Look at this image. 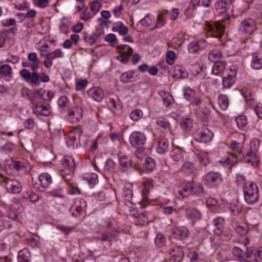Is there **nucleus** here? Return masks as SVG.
<instances>
[{
  "label": "nucleus",
  "mask_w": 262,
  "mask_h": 262,
  "mask_svg": "<svg viewBox=\"0 0 262 262\" xmlns=\"http://www.w3.org/2000/svg\"><path fill=\"white\" fill-rule=\"evenodd\" d=\"M186 215L190 218L193 222H195L201 218L200 212L195 208H189L186 210Z\"/></svg>",
  "instance_id": "cd10ccee"
},
{
  "label": "nucleus",
  "mask_w": 262,
  "mask_h": 262,
  "mask_svg": "<svg viewBox=\"0 0 262 262\" xmlns=\"http://www.w3.org/2000/svg\"><path fill=\"white\" fill-rule=\"evenodd\" d=\"M180 125L183 129L186 130L191 126L192 121L190 118H185L180 123Z\"/></svg>",
  "instance_id": "0e129e2a"
},
{
  "label": "nucleus",
  "mask_w": 262,
  "mask_h": 262,
  "mask_svg": "<svg viewBox=\"0 0 262 262\" xmlns=\"http://www.w3.org/2000/svg\"><path fill=\"white\" fill-rule=\"evenodd\" d=\"M156 125L158 126V128H162L164 130L170 131V124L165 118H160L156 121Z\"/></svg>",
  "instance_id": "2f4dec72"
},
{
  "label": "nucleus",
  "mask_w": 262,
  "mask_h": 262,
  "mask_svg": "<svg viewBox=\"0 0 262 262\" xmlns=\"http://www.w3.org/2000/svg\"><path fill=\"white\" fill-rule=\"evenodd\" d=\"M40 185L43 188H47L49 187L52 183L51 176L46 172L40 174L38 178Z\"/></svg>",
  "instance_id": "393cba45"
},
{
  "label": "nucleus",
  "mask_w": 262,
  "mask_h": 262,
  "mask_svg": "<svg viewBox=\"0 0 262 262\" xmlns=\"http://www.w3.org/2000/svg\"><path fill=\"white\" fill-rule=\"evenodd\" d=\"M56 228L64 233L66 235H68L74 229V227L64 226L62 225H57L56 226Z\"/></svg>",
  "instance_id": "e2e57ef3"
},
{
  "label": "nucleus",
  "mask_w": 262,
  "mask_h": 262,
  "mask_svg": "<svg viewBox=\"0 0 262 262\" xmlns=\"http://www.w3.org/2000/svg\"><path fill=\"white\" fill-rule=\"evenodd\" d=\"M8 219V217L4 216L2 213L0 212V231L5 228H10L12 226L10 221Z\"/></svg>",
  "instance_id": "c9c22d12"
},
{
  "label": "nucleus",
  "mask_w": 262,
  "mask_h": 262,
  "mask_svg": "<svg viewBox=\"0 0 262 262\" xmlns=\"http://www.w3.org/2000/svg\"><path fill=\"white\" fill-rule=\"evenodd\" d=\"M188 49L190 53L195 54L200 52L201 50V48L197 42H191L188 47Z\"/></svg>",
  "instance_id": "09e8293b"
},
{
  "label": "nucleus",
  "mask_w": 262,
  "mask_h": 262,
  "mask_svg": "<svg viewBox=\"0 0 262 262\" xmlns=\"http://www.w3.org/2000/svg\"><path fill=\"white\" fill-rule=\"evenodd\" d=\"M134 75V72L133 71H128L123 73L121 75L120 80L123 83H127L129 82L130 80L133 78Z\"/></svg>",
  "instance_id": "37998d69"
},
{
  "label": "nucleus",
  "mask_w": 262,
  "mask_h": 262,
  "mask_svg": "<svg viewBox=\"0 0 262 262\" xmlns=\"http://www.w3.org/2000/svg\"><path fill=\"white\" fill-rule=\"evenodd\" d=\"M108 105L110 107L117 109L119 111L122 108V106L118 99L117 101H116L114 99H111L109 101Z\"/></svg>",
  "instance_id": "69168bd1"
},
{
  "label": "nucleus",
  "mask_w": 262,
  "mask_h": 262,
  "mask_svg": "<svg viewBox=\"0 0 262 262\" xmlns=\"http://www.w3.org/2000/svg\"><path fill=\"white\" fill-rule=\"evenodd\" d=\"M101 7V3L97 1L93 2L90 6V10L94 14L98 12Z\"/></svg>",
  "instance_id": "5fc2aeb1"
},
{
  "label": "nucleus",
  "mask_w": 262,
  "mask_h": 262,
  "mask_svg": "<svg viewBox=\"0 0 262 262\" xmlns=\"http://www.w3.org/2000/svg\"><path fill=\"white\" fill-rule=\"evenodd\" d=\"M112 30L114 32H118L122 35H124L128 32V28L123 26L122 23H119L116 26L113 27Z\"/></svg>",
  "instance_id": "ea45409f"
},
{
  "label": "nucleus",
  "mask_w": 262,
  "mask_h": 262,
  "mask_svg": "<svg viewBox=\"0 0 262 262\" xmlns=\"http://www.w3.org/2000/svg\"><path fill=\"white\" fill-rule=\"evenodd\" d=\"M222 180L223 178L220 173L211 171L206 174L204 183L207 187L213 188L220 183Z\"/></svg>",
  "instance_id": "1a4fd4ad"
},
{
  "label": "nucleus",
  "mask_w": 262,
  "mask_h": 262,
  "mask_svg": "<svg viewBox=\"0 0 262 262\" xmlns=\"http://www.w3.org/2000/svg\"><path fill=\"white\" fill-rule=\"evenodd\" d=\"M242 147V143H239L235 141H233L231 143V148L234 152L242 155L247 163H251L252 166H257L259 160L256 152L251 150L250 151L246 150L243 149Z\"/></svg>",
  "instance_id": "7ed1b4c3"
},
{
  "label": "nucleus",
  "mask_w": 262,
  "mask_h": 262,
  "mask_svg": "<svg viewBox=\"0 0 262 262\" xmlns=\"http://www.w3.org/2000/svg\"><path fill=\"white\" fill-rule=\"evenodd\" d=\"M172 234L175 238L180 240H184L188 237L190 233L187 228L185 227H180L173 229Z\"/></svg>",
  "instance_id": "f3484780"
},
{
  "label": "nucleus",
  "mask_w": 262,
  "mask_h": 262,
  "mask_svg": "<svg viewBox=\"0 0 262 262\" xmlns=\"http://www.w3.org/2000/svg\"><path fill=\"white\" fill-rule=\"evenodd\" d=\"M131 145L139 148V151H143L142 146L145 144L146 138L144 133L139 132H133L129 138Z\"/></svg>",
  "instance_id": "0eeeda50"
},
{
  "label": "nucleus",
  "mask_w": 262,
  "mask_h": 262,
  "mask_svg": "<svg viewBox=\"0 0 262 262\" xmlns=\"http://www.w3.org/2000/svg\"><path fill=\"white\" fill-rule=\"evenodd\" d=\"M184 151L179 147H176L171 150L170 156L176 162H182L183 161Z\"/></svg>",
  "instance_id": "b1692460"
},
{
  "label": "nucleus",
  "mask_w": 262,
  "mask_h": 262,
  "mask_svg": "<svg viewBox=\"0 0 262 262\" xmlns=\"http://www.w3.org/2000/svg\"><path fill=\"white\" fill-rule=\"evenodd\" d=\"M143 116L142 112L139 109H136L131 112L129 115L130 119L134 121L139 120Z\"/></svg>",
  "instance_id": "a18cd8bd"
},
{
  "label": "nucleus",
  "mask_w": 262,
  "mask_h": 262,
  "mask_svg": "<svg viewBox=\"0 0 262 262\" xmlns=\"http://www.w3.org/2000/svg\"><path fill=\"white\" fill-rule=\"evenodd\" d=\"M168 253L171 255L170 260L172 262H180L184 256L182 248L176 245L170 247Z\"/></svg>",
  "instance_id": "f8f14e48"
},
{
  "label": "nucleus",
  "mask_w": 262,
  "mask_h": 262,
  "mask_svg": "<svg viewBox=\"0 0 262 262\" xmlns=\"http://www.w3.org/2000/svg\"><path fill=\"white\" fill-rule=\"evenodd\" d=\"M120 164L123 167L127 168L132 165L131 160L125 156H121L119 158Z\"/></svg>",
  "instance_id": "de8ad7c7"
},
{
  "label": "nucleus",
  "mask_w": 262,
  "mask_h": 262,
  "mask_svg": "<svg viewBox=\"0 0 262 262\" xmlns=\"http://www.w3.org/2000/svg\"><path fill=\"white\" fill-rule=\"evenodd\" d=\"M19 74L25 81L35 86H39L40 81L47 82L50 80L49 76L44 73L38 74L35 71L31 73L28 70L24 69L20 71Z\"/></svg>",
  "instance_id": "f03ea898"
},
{
  "label": "nucleus",
  "mask_w": 262,
  "mask_h": 262,
  "mask_svg": "<svg viewBox=\"0 0 262 262\" xmlns=\"http://www.w3.org/2000/svg\"><path fill=\"white\" fill-rule=\"evenodd\" d=\"M251 66L255 70L262 68V53H255L252 54Z\"/></svg>",
  "instance_id": "4be33fe9"
},
{
  "label": "nucleus",
  "mask_w": 262,
  "mask_h": 262,
  "mask_svg": "<svg viewBox=\"0 0 262 262\" xmlns=\"http://www.w3.org/2000/svg\"><path fill=\"white\" fill-rule=\"evenodd\" d=\"M229 210L233 215H237L242 211V206L238 201H236L230 204Z\"/></svg>",
  "instance_id": "a19ab883"
},
{
  "label": "nucleus",
  "mask_w": 262,
  "mask_h": 262,
  "mask_svg": "<svg viewBox=\"0 0 262 262\" xmlns=\"http://www.w3.org/2000/svg\"><path fill=\"white\" fill-rule=\"evenodd\" d=\"M87 94L90 97L97 102L101 101L104 96L103 90L99 87H92L88 91Z\"/></svg>",
  "instance_id": "dca6fc26"
},
{
  "label": "nucleus",
  "mask_w": 262,
  "mask_h": 262,
  "mask_svg": "<svg viewBox=\"0 0 262 262\" xmlns=\"http://www.w3.org/2000/svg\"><path fill=\"white\" fill-rule=\"evenodd\" d=\"M32 168L28 161H12L5 166L6 172L10 176H20L29 174Z\"/></svg>",
  "instance_id": "f257e3e1"
},
{
  "label": "nucleus",
  "mask_w": 262,
  "mask_h": 262,
  "mask_svg": "<svg viewBox=\"0 0 262 262\" xmlns=\"http://www.w3.org/2000/svg\"><path fill=\"white\" fill-rule=\"evenodd\" d=\"M232 68L234 71L232 74H229L222 79L223 85L225 88H230L234 82V79L236 76V67L233 66L230 68V70H232Z\"/></svg>",
  "instance_id": "aec40b11"
},
{
  "label": "nucleus",
  "mask_w": 262,
  "mask_h": 262,
  "mask_svg": "<svg viewBox=\"0 0 262 262\" xmlns=\"http://www.w3.org/2000/svg\"><path fill=\"white\" fill-rule=\"evenodd\" d=\"M222 57L223 54L222 52L220 50L217 49L211 50L208 54V59L212 62L222 58Z\"/></svg>",
  "instance_id": "c756f323"
},
{
  "label": "nucleus",
  "mask_w": 262,
  "mask_h": 262,
  "mask_svg": "<svg viewBox=\"0 0 262 262\" xmlns=\"http://www.w3.org/2000/svg\"><path fill=\"white\" fill-rule=\"evenodd\" d=\"M75 167V161L72 157H65L61 161L62 171L65 172L68 176H70L73 172Z\"/></svg>",
  "instance_id": "4468645a"
},
{
  "label": "nucleus",
  "mask_w": 262,
  "mask_h": 262,
  "mask_svg": "<svg viewBox=\"0 0 262 262\" xmlns=\"http://www.w3.org/2000/svg\"><path fill=\"white\" fill-rule=\"evenodd\" d=\"M45 91L42 90V89L36 90L34 92L32 97L30 99V101L31 103H33V101L38 102L37 101L38 99H43V94Z\"/></svg>",
  "instance_id": "49530a36"
},
{
  "label": "nucleus",
  "mask_w": 262,
  "mask_h": 262,
  "mask_svg": "<svg viewBox=\"0 0 262 262\" xmlns=\"http://www.w3.org/2000/svg\"><path fill=\"white\" fill-rule=\"evenodd\" d=\"M242 94L245 98L247 104H249V102L254 100V94L250 89L247 88H244L242 90Z\"/></svg>",
  "instance_id": "7c9ffc66"
},
{
  "label": "nucleus",
  "mask_w": 262,
  "mask_h": 262,
  "mask_svg": "<svg viewBox=\"0 0 262 262\" xmlns=\"http://www.w3.org/2000/svg\"><path fill=\"white\" fill-rule=\"evenodd\" d=\"M115 166L116 163L114 161L111 159H108L105 162L104 169L106 171L112 172L114 170Z\"/></svg>",
  "instance_id": "864d4df0"
},
{
  "label": "nucleus",
  "mask_w": 262,
  "mask_h": 262,
  "mask_svg": "<svg viewBox=\"0 0 262 262\" xmlns=\"http://www.w3.org/2000/svg\"><path fill=\"white\" fill-rule=\"evenodd\" d=\"M97 37V36L95 33L89 34L85 33L83 35V40L85 42L92 45L95 42Z\"/></svg>",
  "instance_id": "c03bdc74"
},
{
  "label": "nucleus",
  "mask_w": 262,
  "mask_h": 262,
  "mask_svg": "<svg viewBox=\"0 0 262 262\" xmlns=\"http://www.w3.org/2000/svg\"><path fill=\"white\" fill-rule=\"evenodd\" d=\"M83 111L81 107L75 106L68 110V120L72 123H77L82 117Z\"/></svg>",
  "instance_id": "ddd939ff"
},
{
  "label": "nucleus",
  "mask_w": 262,
  "mask_h": 262,
  "mask_svg": "<svg viewBox=\"0 0 262 262\" xmlns=\"http://www.w3.org/2000/svg\"><path fill=\"white\" fill-rule=\"evenodd\" d=\"M11 68L8 64L0 66V74L4 76H9L11 73Z\"/></svg>",
  "instance_id": "6e6d98bb"
},
{
  "label": "nucleus",
  "mask_w": 262,
  "mask_h": 262,
  "mask_svg": "<svg viewBox=\"0 0 262 262\" xmlns=\"http://www.w3.org/2000/svg\"><path fill=\"white\" fill-rule=\"evenodd\" d=\"M176 58V55L173 51H168L166 54V62L169 65H172Z\"/></svg>",
  "instance_id": "8fccbe9b"
},
{
  "label": "nucleus",
  "mask_w": 262,
  "mask_h": 262,
  "mask_svg": "<svg viewBox=\"0 0 262 262\" xmlns=\"http://www.w3.org/2000/svg\"><path fill=\"white\" fill-rule=\"evenodd\" d=\"M88 84V81L85 79H82L78 81L76 83V89L77 91L84 90Z\"/></svg>",
  "instance_id": "338daca9"
},
{
  "label": "nucleus",
  "mask_w": 262,
  "mask_h": 262,
  "mask_svg": "<svg viewBox=\"0 0 262 262\" xmlns=\"http://www.w3.org/2000/svg\"><path fill=\"white\" fill-rule=\"evenodd\" d=\"M169 144L167 139L162 138L158 141L157 151L159 154H165L169 150Z\"/></svg>",
  "instance_id": "6ab92c4d"
},
{
  "label": "nucleus",
  "mask_w": 262,
  "mask_h": 262,
  "mask_svg": "<svg viewBox=\"0 0 262 262\" xmlns=\"http://www.w3.org/2000/svg\"><path fill=\"white\" fill-rule=\"evenodd\" d=\"M213 136L212 132H210L208 129L201 132L195 137V139L200 142L207 143L210 142Z\"/></svg>",
  "instance_id": "a211bd4d"
},
{
  "label": "nucleus",
  "mask_w": 262,
  "mask_h": 262,
  "mask_svg": "<svg viewBox=\"0 0 262 262\" xmlns=\"http://www.w3.org/2000/svg\"><path fill=\"white\" fill-rule=\"evenodd\" d=\"M244 199L249 204H252L257 202L259 198L258 189L257 185L253 182L245 187L244 190Z\"/></svg>",
  "instance_id": "39448f33"
},
{
  "label": "nucleus",
  "mask_w": 262,
  "mask_h": 262,
  "mask_svg": "<svg viewBox=\"0 0 262 262\" xmlns=\"http://www.w3.org/2000/svg\"><path fill=\"white\" fill-rule=\"evenodd\" d=\"M144 189L142 190V195L144 200L147 199V195L149 192L150 189L152 187L151 181L147 180L143 182Z\"/></svg>",
  "instance_id": "58836bf2"
},
{
  "label": "nucleus",
  "mask_w": 262,
  "mask_h": 262,
  "mask_svg": "<svg viewBox=\"0 0 262 262\" xmlns=\"http://www.w3.org/2000/svg\"><path fill=\"white\" fill-rule=\"evenodd\" d=\"M113 237V234L107 232L103 233L101 236L97 237V239L103 242H111Z\"/></svg>",
  "instance_id": "4d7b16f0"
},
{
  "label": "nucleus",
  "mask_w": 262,
  "mask_h": 262,
  "mask_svg": "<svg viewBox=\"0 0 262 262\" xmlns=\"http://www.w3.org/2000/svg\"><path fill=\"white\" fill-rule=\"evenodd\" d=\"M28 59L32 64V70L36 71L39 67V60L37 54L34 52L30 53L28 55Z\"/></svg>",
  "instance_id": "bb28decb"
},
{
  "label": "nucleus",
  "mask_w": 262,
  "mask_h": 262,
  "mask_svg": "<svg viewBox=\"0 0 262 262\" xmlns=\"http://www.w3.org/2000/svg\"><path fill=\"white\" fill-rule=\"evenodd\" d=\"M196 158L201 164L206 166L209 162V160L207 157L202 154L196 155Z\"/></svg>",
  "instance_id": "680f3d73"
},
{
  "label": "nucleus",
  "mask_w": 262,
  "mask_h": 262,
  "mask_svg": "<svg viewBox=\"0 0 262 262\" xmlns=\"http://www.w3.org/2000/svg\"><path fill=\"white\" fill-rule=\"evenodd\" d=\"M238 29L242 33L251 34L256 29V23L250 18L245 19L241 23Z\"/></svg>",
  "instance_id": "9d476101"
},
{
  "label": "nucleus",
  "mask_w": 262,
  "mask_h": 262,
  "mask_svg": "<svg viewBox=\"0 0 262 262\" xmlns=\"http://www.w3.org/2000/svg\"><path fill=\"white\" fill-rule=\"evenodd\" d=\"M213 223L215 226L214 233L216 235H221L225 224L224 219L222 217H216L213 220Z\"/></svg>",
  "instance_id": "412c9836"
},
{
  "label": "nucleus",
  "mask_w": 262,
  "mask_h": 262,
  "mask_svg": "<svg viewBox=\"0 0 262 262\" xmlns=\"http://www.w3.org/2000/svg\"><path fill=\"white\" fill-rule=\"evenodd\" d=\"M207 30L212 37L220 38L224 32V27L219 22H215L207 26Z\"/></svg>",
  "instance_id": "2eb2a0df"
},
{
  "label": "nucleus",
  "mask_w": 262,
  "mask_h": 262,
  "mask_svg": "<svg viewBox=\"0 0 262 262\" xmlns=\"http://www.w3.org/2000/svg\"><path fill=\"white\" fill-rule=\"evenodd\" d=\"M32 104L34 106L33 112L37 116H48L52 113L50 105L47 103H40L34 101Z\"/></svg>",
  "instance_id": "6e6552de"
},
{
  "label": "nucleus",
  "mask_w": 262,
  "mask_h": 262,
  "mask_svg": "<svg viewBox=\"0 0 262 262\" xmlns=\"http://www.w3.org/2000/svg\"><path fill=\"white\" fill-rule=\"evenodd\" d=\"M36 123L34 119L29 118L26 119L24 123V126L26 129H33L34 128Z\"/></svg>",
  "instance_id": "052dcab7"
},
{
  "label": "nucleus",
  "mask_w": 262,
  "mask_h": 262,
  "mask_svg": "<svg viewBox=\"0 0 262 262\" xmlns=\"http://www.w3.org/2000/svg\"><path fill=\"white\" fill-rule=\"evenodd\" d=\"M58 105L62 109L69 110L70 106V102L67 96H62L58 100Z\"/></svg>",
  "instance_id": "473e14b6"
},
{
  "label": "nucleus",
  "mask_w": 262,
  "mask_h": 262,
  "mask_svg": "<svg viewBox=\"0 0 262 262\" xmlns=\"http://www.w3.org/2000/svg\"><path fill=\"white\" fill-rule=\"evenodd\" d=\"M218 103L222 110H226L229 105V101L227 96L223 94L220 95L218 97Z\"/></svg>",
  "instance_id": "f704fd0d"
},
{
  "label": "nucleus",
  "mask_w": 262,
  "mask_h": 262,
  "mask_svg": "<svg viewBox=\"0 0 262 262\" xmlns=\"http://www.w3.org/2000/svg\"><path fill=\"white\" fill-rule=\"evenodd\" d=\"M226 63L224 61H214V64L212 69V73L214 75L222 73L225 69Z\"/></svg>",
  "instance_id": "a878e982"
},
{
  "label": "nucleus",
  "mask_w": 262,
  "mask_h": 262,
  "mask_svg": "<svg viewBox=\"0 0 262 262\" xmlns=\"http://www.w3.org/2000/svg\"><path fill=\"white\" fill-rule=\"evenodd\" d=\"M144 166V168L148 171H151L156 168L155 161L150 157H147L145 159Z\"/></svg>",
  "instance_id": "e433bc0d"
},
{
  "label": "nucleus",
  "mask_w": 262,
  "mask_h": 262,
  "mask_svg": "<svg viewBox=\"0 0 262 262\" xmlns=\"http://www.w3.org/2000/svg\"><path fill=\"white\" fill-rule=\"evenodd\" d=\"M262 261V247L256 249L255 255H254L253 261L260 262Z\"/></svg>",
  "instance_id": "774afa93"
},
{
  "label": "nucleus",
  "mask_w": 262,
  "mask_h": 262,
  "mask_svg": "<svg viewBox=\"0 0 262 262\" xmlns=\"http://www.w3.org/2000/svg\"><path fill=\"white\" fill-rule=\"evenodd\" d=\"M186 193H191L199 196H202L204 194L203 187L201 184L194 185L192 182L187 183L186 187L182 190L179 191V193L183 198L187 196Z\"/></svg>",
  "instance_id": "423d86ee"
},
{
  "label": "nucleus",
  "mask_w": 262,
  "mask_h": 262,
  "mask_svg": "<svg viewBox=\"0 0 262 262\" xmlns=\"http://www.w3.org/2000/svg\"><path fill=\"white\" fill-rule=\"evenodd\" d=\"M1 184L7 192L11 194H18L22 190V185L19 181L7 177L2 178Z\"/></svg>",
  "instance_id": "20e7f679"
},
{
  "label": "nucleus",
  "mask_w": 262,
  "mask_h": 262,
  "mask_svg": "<svg viewBox=\"0 0 262 262\" xmlns=\"http://www.w3.org/2000/svg\"><path fill=\"white\" fill-rule=\"evenodd\" d=\"M48 56L50 57L52 60L57 58H62L63 57L64 54L60 49H56L53 52L48 53L46 54Z\"/></svg>",
  "instance_id": "3c124183"
},
{
  "label": "nucleus",
  "mask_w": 262,
  "mask_h": 262,
  "mask_svg": "<svg viewBox=\"0 0 262 262\" xmlns=\"http://www.w3.org/2000/svg\"><path fill=\"white\" fill-rule=\"evenodd\" d=\"M234 255L240 258H243L245 256V250L242 249L237 247H235L232 249Z\"/></svg>",
  "instance_id": "bf43d9fd"
},
{
  "label": "nucleus",
  "mask_w": 262,
  "mask_h": 262,
  "mask_svg": "<svg viewBox=\"0 0 262 262\" xmlns=\"http://www.w3.org/2000/svg\"><path fill=\"white\" fill-rule=\"evenodd\" d=\"M235 182L240 187H245L247 183V179L246 177L240 173L236 174Z\"/></svg>",
  "instance_id": "79ce46f5"
},
{
  "label": "nucleus",
  "mask_w": 262,
  "mask_h": 262,
  "mask_svg": "<svg viewBox=\"0 0 262 262\" xmlns=\"http://www.w3.org/2000/svg\"><path fill=\"white\" fill-rule=\"evenodd\" d=\"M233 1L234 0H217L214 5V8L219 13H225L227 11V4H232Z\"/></svg>",
  "instance_id": "5701e85b"
},
{
  "label": "nucleus",
  "mask_w": 262,
  "mask_h": 262,
  "mask_svg": "<svg viewBox=\"0 0 262 262\" xmlns=\"http://www.w3.org/2000/svg\"><path fill=\"white\" fill-rule=\"evenodd\" d=\"M30 252L27 249H24L18 252V262H29Z\"/></svg>",
  "instance_id": "c85d7f7f"
},
{
  "label": "nucleus",
  "mask_w": 262,
  "mask_h": 262,
  "mask_svg": "<svg viewBox=\"0 0 262 262\" xmlns=\"http://www.w3.org/2000/svg\"><path fill=\"white\" fill-rule=\"evenodd\" d=\"M120 55L117 58L123 63H127L129 60V56L133 53V49L126 45H121L118 47Z\"/></svg>",
  "instance_id": "9b49d317"
},
{
  "label": "nucleus",
  "mask_w": 262,
  "mask_h": 262,
  "mask_svg": "<svg viewBox=\"0 0 262 262\" xmlns=\"http://www.w3.org/2000/svg\"><path fill=\"white\" fill-rule=\"evenodd\" d=\"M237 126L240 129H245L247 125V117L245 115H239L235 118Z\"/></svg>",
  "instance_id": "72a5a7b5"
},
{
  "label": "nucleus",
  "mask_w": 262,
  "mask_h": 262,
  "mask_svg": "<svg viewBox=\"0 0 262 262\" xmlns=\"http://www.w3.org/2000/svg\"><path fill=\"white\" fill-rule=\"evenodd\" d=\"M182 168L185 172L187 173H192L194 170L193 164L189 162H185Z\"/></svg>",
  "instance_id": "13d9d810"
},
{
  "label": "nucleus",
  "mask_w": 262,
  "mask_h": 262,
  "mask_svg": "<svg viewBox=\"0 0 262 262\" xmlns=\"http://www.w3.org/2000/svg\"><path fill=\"white\" fill-rule=\"evenodd\" d=\"M184 91V98L190 102L192 101L196 96L195 91L189 88L185 89Z\"/></svg>",
  "instance_id": "4c0bfd02"
},
{
  "label": "nucleus",
  "mask_w": 262,
  "mask_h": 262,
  "mask_svg": "<svg viewBox=\"0 0 262 262\" xmlns=\"http://www.w3.org/2000/svg\"><path fill=\"white\" fill-rule=\"evenodd\" d=\"M155 243L157 247L160 248L162 247L165 244V238L163 235L158 234L155 239Z\"/></svg>",
  "instance_id": "603ef678"
}]
</instances>
